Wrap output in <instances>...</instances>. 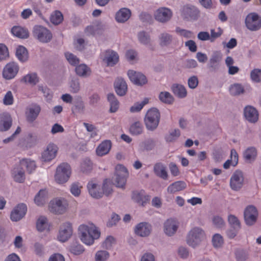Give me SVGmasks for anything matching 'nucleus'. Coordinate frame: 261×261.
<instances>
[{
  "label": "nucleus",
  "mask_w": 261,
  "mask_h": 261,
  "mask_svg": "<svg viewBox=\"0 0 261 261\" xmlns=\"http://www.w3.org/2000/svg\"><path fill=\"white\" fill-rule=\"evenodd\" d=\"M79 234L83 243L91 245L95 239L99 238L100 232L93 223H88L80 225Z\"/></svg>",
  "instance_id": "nucleus-1"
},
{
  "label": "nucleus",
  "mask_w": 261,
  "mask_h": 261,
  "mask_svg": "<svg viewBox=\"0 0 261 261\" xmlns=\"http://www.w3.org/2000/svg\"><path fill=\"white\" fill-rule=\"evenodd\" d=\"M108 179L105 180L102 190L103 192L98 191V185L94 180L90 181L87 185V188L90 195L95 198H101L103 194H105L106 196H109L112 192V188L111 186H109L107 184Z\"/></svg>",
  "instance_id": "nucleus-2"
},
{
  "label": "nucleus",
  "mask_w": 261,
  "mask_h": 261,
  "mask_svg": "<svg viewBox=\"0 0 261 261\" xmlns=\"http://www.w3.org/2000/svg\"><path fill=\"white\" fill-rule=\"evenodd\" d=\"M71 173L70 166L67 163H63L57 168L55 179L59 184H64L68 180Z\"/></svg>",
  "instance_id": "nucleus-3"
},
{
  "label": "nucleus",
  "mask_w": 261,
  "mask_h": 261,
  "mask_svg": "<svg viewBox=\"0 0 261 261\" xmlns=\"http://www.w3.org/2000/svg\"><path fill=\"white\" fill-rule=\"evenodd\" d=\"M160 114L155 108L150 109L147 112L144 121L146 128L148 130L155 129L159 125Z\"/></svg>",
  "instance_id": "nucleus-4"
},
{
  "label": "nucleus",
  "mask_w": 261,
  "mask_h": 261,
  "mask_svg": "<svg viewBox=\"0 0 261 261\" xmlns=\"http://www.w3.org/2000/svg\"><path fill=\"white\" fill-rule=\"evenodd\" d=\"M33 36L42 43L49 42L52 39L51 32L45 27L35 25L33 30Z\"/></svg>",
  "instance_id": "nucleus-5"
},
{
  "label": "nucleus",
  "mask_w": 261,
  "mask_h": 261,
  "mask_svg": "<svg viewBox=\"0 0 261 261\" xmlns=\"http://www.w3.org/2000/svg\"><path fill=\"white\" fill-rule=\"evenodd\" d=\"M205 238V234L202 229L199 227H194L189 232L187 237V243L193 247L198 245Z\"/></svg>",
  "instance_id": "nucleus-6"
},
{
  "label": "nucleus",
  "mask_w": 261,
  "mask_h": 261,
  "mask_svg": "<svg viewBox=\"0 0 261 261\" xmlns=\"http://www.w3.org/2000/svg\"><path fill=\"white\" fill-rule=\"evenodd\" d=\"M115 176L116 186L119 188H124L128 176L127 169L122 165H117L115 168Z\"/></svg>",
  "instance_id": "nucleus-7"
},
{
  "label": "nucleus",
  "mask_w": 261,
  "mask_h": 261,
  "mask_svg": "<svg viewBox=\"0 0 261 261\" xmlns=\"http://www.w3.org/2000/svg\"><path fill=\"white\" fill-rule=\"evenodd\" d=\"M68 206L67 201L64 198H55L49 202L48 208L49 211L55 214L64 213Z\"/></svg>",
  "instance_id": "nucleus-8"
},
{
  "label": "nucleus",
  "mask_w": 261,
  "mask_h": 261,
  "mask_svg": "<svg viewBox=\"0 0 261 261\" xmlns=\"http://www.w3.org/2000/svg\"><path fill=\"white\" fill-rule=\"evenodd\" d=\"M245 24L249 30L257 31L261 28V18L256 13H250L246 17Z\"/></svg>",
  "instance_id": "nucleus-9"
},
{
  "label": "nucleus",
  "mask_w": 261,
  "mask_h": 261,
  "mask_svg": "<svg viewBox=\"0 0 261 261\" xmlns=\"http://www.w3.org/2000/svg\"><path fill=\"white\" fill-rule=\"evenodd\" d=\"M71 224L69 222L63 223L60 227L58 236V240L62 242L67 241L72 234Z\"/></svg>",
  "instance_id": "nucleus-10"
},
{
  "label": "nucleus",
  "mask_w": 261,
  "mask_h": 261,
  "mask_svg": "<svg viewBox=\"0 0 261 261\" xmlns=\"http://www.w3.org/2000/svg\"><path fill=\"white\" fill-rule=\"evenodd\" d=\"M19 70V66L14 62L7 64L3 69V75L5 79L10 80L14 78Z\"/></svg>",
  "instance_id": "nucleus-11"
},
{
  "label": "nucleus",
  "mask_w": 261,
  "mask_h": 261,
  "mask_svg": "<svg viewBox=\"0 0 261 261\" xmlns=\"http://www.w3.org/2000/svg\"><path fill=\"white\" fill-rule=\"evenodd\" d=\"M244 219L248 225H252L255 223L258 216L256 208L253 206H249L244 211Z\"/></svg>",
  "instance_id": "nucleus-12"
},
{
  "label": "nucleus",
  "mask_w": 261,
  "mask_h": 261,
  "mask_svg": "<svg viewBox=\"0 0 261 261\" xmlns=\"http://www.w3.org/2000/svg\"><path fill=\"white\" fill-rule=\"evenodd\" d=\"M27 211V205L23 203L18 204L12 211L10 215L12 221H18L25 215Z\"/></svg>",
  "instance_id": "nucleus-13"
},
{
  "label": "nucleus",
  "mask_w": 261,
  "mask_h": 261,
  "mask_svg": "<svg viewBox=\"0 0 261 261\" xmlns=\"http://www.w3.org/2000/svg\"><path fill=\"white\" fill-rule=\"evenodd\" d=\"M172 16V12L170 9L162 7L158 9L154 14L156 20L161 22H166L169 20Z\"/></svg>",
  "instance_id": "nucleus-14"
},
{
  "label": "nucleus",
  "mask_w": 261,
  "mask_h": 261,
  "mask_svg": "<svg viewBox=\"0 0 261 261\" xmlns=\"http://www.w3.org/2000/svg\"><path fill=\"white\" fill-rule=\"evenodd\" d=\"M58 147L53 143H50L42 153V159L44 162H48L54 159L58 151Z\"/></svg>",
  "instance_id": "nucleus-15"
},
{
  "label": "nucleus",
  "mask_w": 261,
  "mask_h": 261,
  "mask_svg": "<svg viewBox=\"0 0 261 261\" xmlns=\"http://www.w3.org/2000/svg\"><path fill=\"white\" fill-rule=\"evenodd\" d=\"M243 175L241 172H235L230 178V185L231 189L237 191L243 186Z\"/></svg>",
  "instance_id": "nucleus-16"
},
{
  "label": "nucleus",
  "mask_w": 261,
  "mask_h": 261,
  "mask_svg": "<svg viewBox=\"0 0 261 261\" xmlns=\"http://www.w3.org/2000/svg\"><path fill=\"white\" fill-rule=\"evenodd\" d=\"M130 80L135 84L142 85L147 83L146 76L143 74L134 70H129L127 72Z\"/></svg>",
  "instance_id": "nucleus-17"
},
{
  "label": "nucleus",
  "mask_w": 261,
  "mask_h": 261,
  "mask_svg": "<svg viewBox=\"0 0 261 261\" xmlns=\"http://www.w3.org/2000/svg\"><path fill=\"white\" fill-rule=\"evenodd\" d=\"M102 54L103 55V60L107 64L108 66H113L119 61L118 54L113 50H107Z\"/></svg>",
  "instance_id": "nucleus-18"
},
{
  "label": "nucleus",
  "mask_w": 261,
  "mask_h": 261,
  "mask_svg": "<svg viewBox=\"0 0 261 261\" xmlns=\"http://www.w3.org/2000/svg\"><path fill=\"white\" fill-rule=\"evenodd\" d=\"M182 14L187 19L195 20L199 16V11L194 6H185L182 8Z\"/></svg>",
  "instance_id": "nucleus-19"
},
{
  "label": "nucleus",
  "mask_w": 261,
  "mask_h": 261,
  "mask_svg": "<svg viewBox=\"0 0 261 261\" xmlns=\"http://www.w3.org/2000/svg\"><path fill=\"white\" fill-rule=\"evenodd\" d=\"M178 227V222L176 220L169 219L164 223L165 233L168 236H172L176 231Z\"/></svg>",
  "instance_id": "nucleus-20"
},
{
  "label": "nucleus",
  "mask_w": 261,
  "mask_h": 261,
  "mask_svg": "<svg viewBox=\"0 0 261 261\" xmlns=\"http://www.w3.org/2000/svg\"><path fill=\"white\" fill-rule=\"evenodd\" d=\"M12 119L8 113H4L0 115V130L6 131L12 125Z\"/></svg>",
  "instance_id": "nucleus-21"
},
{
  "label": "nucleus",
  "mask_w": 261,
  "mask_h": 261,
  "mask_svg": "<svg viewBox=\"0 0 261 261\" xmlns=\"http://www.w3.org/2000/svg\"><path fill=\"white\" fill-rule=\"evenodd\" d=\"M151 230V225L146 222H141L138 224L135 228V233L141 237L148 236Z\"/></svg>",
  "instance_id": "nucleus-22"
},
{
  "label": "nucleus",
  "mask_w": 261,
  "mask_h": 261,
  "mask_svg": "<svg viewBox=\"0 0 261 261\" xmlns=\"http://www.w3.org/2000/svg\"><path fill=\"white\" fill-rule=\"evenodd\" d=\"M246 119L251 122H255L258 118V114L255 109L251 106L246 107L244 109Z\"/></svg>",
  "instance_id": "nucleus-23"
},
{
  "label": "nucleus",
  "mask_w": 261,
  "mask_h": 261,
  "mask_svg": "<svg viewBox=\"0 0 261 261\" xmlns=\"http://www.w3.org/2000/svg\"><path fill=\"white\" fill-rule=\"evenodd\" d=\"M41 108L39 105H32L26 113L27 120L30 122H33L38 117Z\"/></svg>",
  "instance_id": "nucleus-24"
},
{
  "label": "nucleus",
  "mask_w": 261,
  "mask_h": 261,
  "mask_svg": "<svg viewBox=\"0 0 261 261\" xmlns=\"http://www.w3.org/2000/svg\"><path fill=\"white\" fill-rule=\"evenodd\" d=\"M114 87L116 92L118 95L123 96L126 94L127 86L123 79H117L115 82Z\"/></svg>",
  "instance_id": "nucleus-25"
},
{
  "label": "nucleus",
  "mask_w": 261,
  "mask_h": 261,
  "mask_svg": "<svg viewBox=\"0 0 261 261\" xmlns=\"http://www.w3.org/2000/svg\"><path fill=\"white\" fill-rule=\"evenodd\" d=\"M153 171L157 176L164 180L168 179V175L166 167L163 163H156L154 166Z\"/></svg>",
  "instance_id": "nucleus-26"
},
{
  "label": "nucleus",
  "mask_w": 261,
  "mask_h": 261,
  "mask_svg": "<svg viewBox=\"0 0 261 261\" xmlns=\"http://www.w3.org/2000/svg\"><path fill=\"white\" fill-rule=\"evenodd\" d=\"M12 175L14 180L16 182H22L24 180V172L20 165L13 168L12 170Z\"/></svg>",
  "instance_id": "nucleus-27"
},
{
  "label": "nucleus",
  "mask_w": 261,
  "mask_h": 261,
  "mask_svg": "<svg viewBox=\"0 0 261 261\" xmlns=\"http://www.w3.org/2000/svg\"><path fill=\"white\" fill-rule=\"evenodd\" d=\"M131 15V12L127 8H122L117 12L115 16L116 20L119 22H124L127 21Z\"/></svg>",
  "instance_id": "nucleus-28"
},
{
  "label": "nucleus",
  "mask_w": 261,
  "mask_h": 261,
  "mask_svg": "<svg viewBox=\"0 0 261 261\" xmlns=\"http://www.w3.org/2000/svg\"><path fill=\"white\" fill-rule=\"evenodd\" d=\"M111 148V142L105 140L100 144L96 149V153L99 156H103L107 154Z\"/></svg>",
  "instance_id": "nucleus-29"
},
{
  "label": "nucleus",
  "mask_w": 261,
  "mask_h": 261,
  "mask_svg": "<svg viewBox=\"0 0 261 261\" xmlns=\"http://www.w3.org/2000/svg\"><path fill=\"white\" fill-rule=\"evenodd\" d=\"M11 33L14 36L22 39H27L29 36L28 30L20 26L13 27Z\"/></svg>",
  "instance_id": "nucleus-30"
},
{
  "label": "nucleus",
  "mask_w": 261,
  "mask_h": 261,
  "mask_svg": "<svg viewBox=\"0 0 261 261\" xmlns=\"http://www.w3.org/2000/svg\"><path fill=\"white\" fill-rule=\"evenodd\" d=\"M186 188V184L182 181H177L171 184L167 188L169 193H175L183 190Z\"/></svg>",
  "instance_id": "nucleus-31"
},
{
  "label": "nucleus",
  "mask_w": 261,
  "mask_h": 261,
  "mask_svg": "<svg viewBox=\"0 0 261 261\" xmlns=\"http://www.w3.org/2000/svg\"><path fill=\"white\" fill-rule=\"evenodd\" d=\"M47 191L46 190H40L34 198L35 203L38 206L43 205L46 201Z\"/></svg>",
  "instance_id": "nucleus-32"
},
{
  "label": "nucleus",
  "mask_w": 261,
  "mask_h": 261,
  "mask_svg": "<svg viewBox=\"0 0 261 261\" xmlns=\"http://www.w3.org/2000/svg\"><path fill=\"white\" fill-rule=\"evenodd\" d=\"M36 227L37 230L39 231L49 230L50 224L48 223L47 219L46 217L41 216L37 220L36 223Z\"/></svg>",
  "instance_id": "nucleus-33"
},
{
  "label": "nucleus",
  "mask_w": 261,
  "mask_h": 261,
  "mask_svg": "<svg viewBox=\"0 0 261 261\" xmlns=\"http://www.w3.org/2000/svg\"><path fill=\"white\" fill-rule=\"evenodd\" d=\"M16 55L21 62H25L28 59V53L27 49L22 46H19L16 51Z\"/></svg>",
  "instance_id": "nucleus-34"
},
{
  "label": "nucleus",
  "mask_w": 261,
  "mask_h": 261,
  "mask_svg": "<svg viewBox=\"0 0 261 261\" xmlns=\"http://www.w3.org/2000/svg\"><path fill=\"white\" fill-rule=\"evenodd\" d=\"M20 166L21 167H25L27 171L31 173L36 169V166L35 162L34 161H31L29 159H22L20 162Z\"/></svg>",
  "instance_id": "nucleus-35"
},
{
  "label": "nucleus",
  "mask_w": 261,
  "mask_h": 261,
  "mask_svg": "<svg viewBox=\"0 0 261 261\" xmlns=\"http://www.w3.org/2000/svg\"><path fill=\"white\" fill-rule=\"evenodd\" d=\"M39 79L36 73H28L21 79L22 82L33 85H36Z\"/></svg>",
  "instance_id": "nucleus-36"
},
{
  "label": "nucleus",
  "mask_w": 261,
  "mask_h": 261,
  "mask_svg": "<svg viewBox=\"0 0 261 261\" xmlns=\"http://www.w3.org/2000/svg\"><path fill=\"white\" fill-rule=\"evenodd\" d=\"M108 100L110 103V112L112 113L116 112L119 108V102L115 95L113 94H109Z\"/></svg>",
  "instance_id": "nucleus-37"
},
{
  "label": "nucleus",
  "mask_w": 261,
  "mask_h": 261,
  "mask_svg": "<svg viewBox=\"0 0 261 261\" xmlns=\"http://www.w3.org/2000/svg\"><path fill=\"white\" fill-rule=\"evenodd\" d=\"M172 91L174 94L179 97L183 98L187 95V91L185 87L180 85H174Z\"/></svg>",
  "instance_id": "nucleus-38"
},
{
  "label": "nucleus",
  "mask_w": 261,
  "mask_h": 261,
  "mask_svg": "<svg viewBox=\"0 0 261 261\" xmlns=\"http://www.w3.org/2000/svg\"><path fill=\"white\" fill-rule=\"evenodd\" d=\"M257 155L256 150L254 147L248 148L244 153V157L247 161L254 160Z\"/></svg>",
  "instance_id": "nucleus-39"
},
{
  "label": "nucleus",
  "mask_w": 261,
  "mask_h": 261,
  "mask_svg": "<svg viewBox=\"0 0 261 261\" xmlns=\"http://www.w3.org/2000/svg\"><path fill=\"white\" fill-rule=\"evenodd\" d=\"M50 21L55 24H59L63 20V16L59 11H55L50 16Z\"/></svg>",
  "instance_id": "nucleus-40"
},
{
  "label": "nucleus",
  "mask_w": 261,
  "mask_h": 261,
  "mask_svg": "<svg viewBox=\"0 0 261 261\" xmlns=\"http://www.w3.org/2000/svg\"><path fill=\"white\" fill-rule=\"evenodd\" d=\"M75 71L77 74L80 76H86L90 74V68L85 64H81L75 68Z\"/></svg>",
  "instance_id": "nucleus-41"
},
{
  "label": "nucleus",
  "mask_w": 261,
  "mask_h": 261,
  "mask_svg": "<svg viewBox=\"0 0 261 261\" xmlns=\"http://www.w3.org/2000/svg\"><path fill=\"white\" fill-rule=\"evenodd\" d=\"M143 126L139 122H136L133 124L130 127V132L132 134L138 135L143 132Z\"/></svg>",
  "instance_id": "nucleus-42"
},
{
  "label": "nucleus",
  "mask_w": 261,
  "mask_h": 261,
  "mask_svg": "<svg viewBox=\"0 0 261 261\" xmlns=\"http://www.w3.org/2000/svg\"><path fill=\"white\" fill-rule=\"evenodd\" d=\"M92 169V163L88 159L84 160L81 165V170L82 172L87 173Z\"/></svg>",
  "instance_id": "nucleus-43"
},
{
  "label": "nucleus",
  "mask_w": 261,
  "mask_h": 261,
  "mask_svg": "<svg viewBox=\"0 0 261 261\" xmlns=\"http://www.w3.org/2000/svg\"><path fill=\"white\" fill-rule=\"evenodd\" d=\"M228 222L232 228L235 229H239L241 227L240 221L235 216L230 215L228 218Z\"/></svg>",
  "instance_id": "nucleus-44"
},
{
  "label": "nucleus",
  "mask_w": 261,
  "mask_h": 261,
  "mask_svg": "<svg viewBox=\"0 0 261 261\" xmlns=\"http://www.w3.org/2000/svg\"><path fill=\"white\" fill-rule=\"evenodd\" d=\"M160 99L163 102L170 104L173 101V98L170 93L162 92L159 95Z\"/></svg>",
  "instance_id": "nucleus-45"
},
{
  "label": "nucleus",
  "mask_w": 261,
  "mask_h": 261,
  "mask_svg": "<svg viewBox=\"0 0 261 261\" xmlns=\"http://www.w3.org/2000/svg\"><path fill=\"white\" fill-rule=\"evenodd\" d=\"M148 99L145 98L141 102H137L130 108V111L132 113L138 112L142 110L143 107L148 102Z\"/></svg>",
  "instance_id": "nucleus-46"
},
{
  "label": "nucleus",
  "mask_w": 261,
  "mask_h": 261,
  "mask_svg": "<svg viewBox=\"0 0 261 261\" xmlns=\"http://www.w3.org/2000/svg\"><path fill=\"white\" fill-rule=\"evenodd\" d=\"M229 92L232 95H237L244 92V88L241 85L236 84L230 87Z\"/></svg>",
  "instance_id": "nucleus-47"
},
{
  "label": "nucleus",
  "mask_w": 261,
  "mask_h": 261,
  "mask_svg": "<svg viewBox=\"0 0 261 261\" xmlns=\"http://www.w3.org/2000/svg\"><path fill=\"white\" fill-rule=\"evenodd\" d=\"M251 80L256 83L261 82V69L256 68L252 70L250 73Z\"/></svg>",
  "instance_id": "nucleus-48"
},
{
  "label": "nucleus",
  "mask_w": 261,
  "mask_h": 261,
  "mask_svg": "<svg viewBox=\"0 0 261 261\" xmlns=\"http://www.w3.org/2000/svg\"><path fill=\"white\" fill-rule=\"evenodd\" d=\"M212 243L215 247H220L223 244V237L218 233L214 234L212 239Z\"/></svg>",
  "instance_id": "nucleus-49"
},
{
  "label": "nucleus",
  "mask_w": 261,
  "mask_h": 261,
  "mask_svg": "<svg viewBox=\"0 0 261 261\" xmlns=\"http://www.w3.org/2000/svg\"><path fill=\"white\" fill-rule=\"evenodd\" d=\"M69 250L72 253L75 255H79L84 251L83 246L79 244L71 245Z\"/></svg>",
  "instance_id": "nucleus-50"
},
{
  "label": "nucleus",
  "mask_w": 261,
  "mask_h": 261,
  "mask_svg": "<svg viewBox=\"0 0 261 261\" xmlns=\"http://www.w3.org/2000/svg\"><path fill=\"white\" fill-rule=\"evenodd\" d=\"M14 97L11 91H8L3 98V103L6 106H10L13 104Z\"/></svg>",
  "instance_id": "nucleus-51"
},
{
  "label": "nucleus",
  "mask_w": 261,
  "mask_h": 261,
  "mask_svg": "<svg viewBox=\"0 0 261 261\" xmlns=\"http://www.w3.org/2000/svg\"><path fill=\"white\" fill-rule=\"evenodd\" d=\"M65 57L68 62L73 66H75L79 63V59L73 54L69 53L65 54Z\"/></svg>",
  "instance_id": "nucleus-52"
},
{
  "label": "nucleus",
  "mask_w": 261,
  "mask_h": 261,
  "mask_svg": "<svg viewBox=\"0 0 261 261\" xmlns=\"http://www.w3.org/2000/svg\"><path fill=\"white\" fill-rule=\"evenodd\" d=\"M9 57L7 47L4 44H0V61L6 60Z\"/></svg>",
  "instance_id": "nucleus-53"
},
{
  "label": "nucleus",
  "mask_w": 261,
  "mask_h": 261,
  "mask_svg": "<svg viewBox=\"0 0 261 261\" xmlns=\"http://www.w3.org/2000/svg\"><path fill=\"white\" fill-rule=\"evenodd\" d=\"M109 257V253L106 251H98L95 255L96 261H106Z\"/></svg>",
  "instance_id": "nucleus-54"
},
{
  "label": "nucleus",
  "mask_w": 261,
  "mask_h": 261,
  "mask_svg": "<svg viewBox=\"0 0 261 261\" xmlns=\"http://www.w3.org/2000/svg\"><path fill=\"white\" fill-rule=\"evenodd\" d=\"M180 131L178 129H175L166 137L167 142H172L175 140L180 136Z\"/></svg>",
  "instance_id": "nucleus-55"
},
{
  "label": "nucleus",
  "mask_w": 261,
  "mask_h": 261,
  "mask_svg": "<svg viewBox=\"0 0 261 261\" xmlns=\"http://www.w3.org/2000/svg\"><path fill=\"white\" fill-rule=\"evenodd\" d=\"M160 44L162 46L167 45L171 41V36L167 33H163L160 37Z\"/></svg>",
  "instance_id": "nucleus-56"
},
{
  "label": "nucleus",
  "mask_w": 261,
  "mask_h": 261,
  "mask_svg": "<svg viewBox=\"0 0 261 261\" xmlns=\"http://www.w3.org/2000/svg\"><path fill=\"white\" fill-rule=\"evenodd\" d=\"M222 33L223 30L220 28H217L216 31L214 29H212L210 36L211 41L213 42L216 38L220 37Z\"/></svg>",
  "instance_id": "nucleus-57"
},
{
  "label": "nucleus",
  "mask_w": 261,
  "mask_h": 261,
  "mask_svg": "<svg viewBox=\"0 0 261 261\" xmlns=\"http://www.w3.org/2000/svg\"><path fill=\"white\" fill-rule=\"evenodd\" d=\"M115 243V240L114 237L109 236L102 243V247L106 249H109Z\"/></svg>",
  "instance_id": "nucleus-58"
},
{
  "label": "nucleus",
  "mask_w": 261,
  "mask_h": 261,
  "mask_svg": "<svg viewBox=\"0 0 261 261\" xmlns=\"http://www.w3.org/2000/svg\"><path fill=\"white\" fill-rule=\"evenodd\" d=\"M81 186L79 183H73L70 188L71 193L75 196H79L81 193Z\"/></svg>",
  "instance_id": "nucleus-59"
},
{
  "label": "nucleus",
  "mask_w": 261,
  "mask_h": 261,
  "mask_svg": "<svg viewBox=\"0 0 261 261\" xmlns=\"http://www.w3.org/2000/svg\"><path fill=\"white\" fill-rule=\"evenodd\" d=\"M169 169L171 175L173 176H177L179 175L180 171L177 165L174 163H171L169 165Z\"/></svg>",
  "instance_id": "nucleus-60"
},
{
  "label": "nucleus",
  "mask_w": 261,
  "mask_h": 261,
  "mask_svg": "<svg viewBox=\"0 0 261 261\" xmlns=\"http://www.w3.org/2000/svg\"><path fill=\"white\" fill-rule=\"evenodd\" d=\"M176 32L179 33L180 35L184 36L186 38H191L193 36V33L192 32L186 30L181 29L179 28H177L176 29Z\"/></svg>",
  "instance_id": "nucleus-61"
},
{
  "label": "nucleus",
  "mask_w": 261,
  "mask_h": 261,
  "mask_svg": "<svg viewBox=\"0 0 261 261\" xmlns=\"http://www.w3.org/2000/svg\"><path fill=\"white\" fill-rule=\"evenodd\" d=\"M144 191L139 192L137 191L134 192L132 195V198L136 200L137 202L140 203L143 201Z\"/></svg>",
  "instance_id": "nucleus-62"
},
{
  "label": "nucleus",
  "mask_w": 261,
  "mask_h": 261,
  "mask_svg": "<svg viewBox=\"0 0 261 261\" xmlns=\"http://www.w3.org/2000/svg\"><path fill=\"white\" fill-rule=\"evenodd\" d=\"M138 38L139 41L143 44H147L150 40L149 37L144 32L139 33Z\"/></svg>",
  "instance_id": "nucleus-63"
},
{
  "label": "nucleus",
  "mask_w": 261,
  "mask_h": 261,
  "mask_svg": "<svg viewBox=\"0 0 261 261\" xmlns=\"http://www.w3.org/2000/svg\"><path fill=\"white\" fill-rule=\"evenodd\" d=\"M198 84V78L196 76H192L188 80V86L191 89L195 88Z\"/></svg>",
  "instance_id": "nucleus-64"
}]
</instances>
